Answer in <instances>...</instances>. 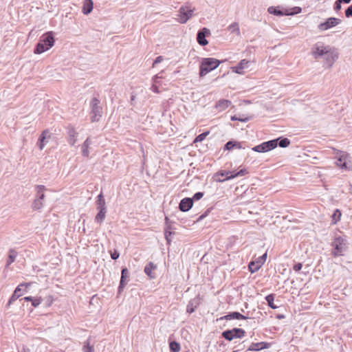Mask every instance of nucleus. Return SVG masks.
<instances>
[{
  "label": "nucleus",
  "instance_id": "9d476101",
  "mask_svg": "<svg viewBox=\"0 0 352 352\" xmlns=\"http://www.w3.org/2000/svg\"><path fill=\"white\" fill-rule=\"evenodd\" d=\"M341 22L342 21L340 19L330 17L328 18L324 22L320 23L318 26V28L320 31H325L339 25L341 23Z\"/></svg>",
  "mask_w": 352,
  "mask_h": 352
},
{
  "label": "nucleus",
  "instance_id": "3c124183",
  "mask_svg": "<svg viewBox=\"0 0 352 352\" xmlns=\"http://www.w3.org/2000/svg\"><path fill=\"white\" fill-rule=\"evenodd\" d=\"M341 4H342V3H340L338 0H337V1L335 2V4H334V10H335L336 12L339 11V10L341 9V8H342Z\"/></svg>",
  "mask_w": 352,
  "mask_h": 352
},
{
  "label": "nucleus",
  "instance_id": "6e6552de",
  "mask_svg": "<svg viewBox=\"0 0 352 352\" xmlns=\"http://www.w3.org/2000/svg\"><path fill=\"white\" fill-rule=\"evenodd\" d=\"M195 10L188 5L182 6L179 10L178 21L186 23L192 16Z\"/></svg>",
  "mask_w": 352,
  "mask_h": 352
},
{
  "label": "nucleus",
  "instance_id": "473e14b6",
  "mask_svg": "<svg viewBox=\"0 0 352 352\" xmlns=\"http://www.w3.org/2000/svg\"><path fill=\"white\" fill-rule=\"evenodd\" d=\"M169 348L170 352H179L181 346L179 343L176 341H172L169 344Z\"/></svg>",
  "mask_w": 352,
  "mask_h": 352
},
{
  "label": "nucleus",
  "instance_id": "49530a36",
  "mask_svg": "<svg viewBox=\"0 0 352 352\" xmlns=\"http://www.w3.org/2000/svg\"><path fill=\"white\" fill-rule=\"evenodd\" d=\"M120 253L117 250H114L113 252H111V258L113 260H116L119 258Z\"/></svg>",
  "mask_w": 352,
  "mask_h": 352
},
{
  "label": "nucleus",
  "instance_id": "a211bd4d",
  "mask_svg": "<svg viewBox=\"0 0 352 352\" xmlns=\"http://www.w3.org/2000/svg\"><path fill=\"white\" fill-rule=\"evenodd\" d=\"M50 138V132L48 130H44L42 133L41 134L38 140V142H37V145L39 148L40 150H43V148L45 147L46 143L47 142V138Z\"/></svg>",
  "mask_w": 352,
  "mask_h": 352
},
{
  "label": "nucleus",
  "instance_id": "ea45409f",
  "mask_svg": "<svg viewBox=\"0 0 352 352\" xmlns=\"http://www.w3.org/2000/svg\"><path fill=\"white\" fill-rule=\"evenodd\" d=\"M173 234V232H172L170 230H167V229H164V235H165V238H166V240L167 241V243L170 244V241H171V239L170 238V236Z\"/></svg>",
  "mask_w": 352,
  "mask_h": 352
},
{
  "label": "nucleus",
  "instance_id": "4c0bfd02",
  "mask_svg": "<svg viewBox=\"0 0 352 352\" xmlns=\"http://www.w3.org/2000/svg\"><path fill=\"white\" fill-rule=\"evenodd\" d=\"M82 154L85 157H89V146L83 144L81 146Z\"/></svg>",
  "mask_w": 352,
  "mask_h": 352
},
{
  "label": "nucleus",
  "instance_id": "680f3d73",
  "mask_svg": "<svg viewBox=\"0 0 352 352\" xmlns=\"http://www.w3.org/2000/svg\"><path fill=\"white\" fill-rule=\"evenodd\" d=\"M160 78V77H159L157 75L155 76V77H154V82H157V80H158V78Z\"/></svg>",
  "mask_w": 352,
  "mask_h": 352
},
{
  "label": "nucleus",
  "instance_id": "f03ea898",
  "mask_svg": "<svg viewBox=\"0 0 352 352\" xmlns=\"http://www.w3.org/2000/svg\"><path fill=\"white\" fill-rule=\"evenodd\" d=\"M332 247L331 254L334 257L343 256L348 248L347 237L345 235L336 234L331 244Z\"/></svg>",
  "mask_w": 352,
  "mask_h": 352
},
{
  "label": "nucleus",
  "instance_id": "4d7b16f0",
  "mask_svg": "<svg viewBox=\"0 0 352 352\" xmlns=\"http://www.w3.org/2000/svg\"><path fill=\"white\" fill-rule=\"evenodd\" d=\"M83 144L90 146V145L91 144V139L89 138H87L85 142H83Z\"/></svg>",
  "mask_w": 352,
  "mask_h": 352
},
{
  "label": "nucleus",
  "instance_id": "f8f14e48",
  "mask_svg": "<svg viewBox=\"0 0 352 352\" xmlns=\"http://www.w3.org/2000/svg\"><path fill=\"white\" fill-rule=\"evenodd\" d=\"M250 61L246 59H243L236 66L232 67L231 69L236 74H243L244 69H248Z\"/></svg>",
  "mask_w": 352,
  "mask_h": 352
},
{
  "label": "nucleus",
  "instance_id": "c756f323",
  "mask_svg": "<svg viewBox=\"0 0 352 352\" xmlns=\"http://www.w3.org/2000/svg\"><path fill=\"white\" fill-rule=\"evenodd\" d=\"M261 264L257 261H252L248 265V268L252 273L257 272L261 268Z\"/></svg>",
  "mask_w": 352,
  "mask_h": 352
},
{
  "label": "nucleus",
  "instance_id": "58836bf2",
  "mask_svg": "<svg viewBox=\"0 0 352 352\" xmlns=\"http://www.w3.org/2000/svg\"><path fill=\"white\" fill-rule=\"evenodd\" d=\"M83 352H94L93 346H91L89 341L85 342L82 347Z\"/></svg>",
  "mask_w": 352,
  "mask_h": 352
},
{
  "label": "nucleus",
  "instance_id": "393cba45",
  "mask_svg": "<svg viewBox=\"0 0 352 352\" xmlns=\"http://www.w3.org/2000/svg\"><path fill=\"white\" fill-rule=\"evenodd\" d=\"M232 102L228 100L221 99L219 100L215 105V107L219 109V111H223L226 108H228L230 105H231Z\"/></svg>",
  "mask_w": 352,
  "mask_h": 352
},
{
  "label": "nucleus",
  "instance_id": "c85d7f7f",
  "mask_svg": "<svg viewBox=\"0 0 352 352\" xmlns=\"http://www.w3.org/2000/svg\"><path fill=\"white\" fill-rule=\"evenodd\" d=\"M265 300L267 301V305L268 306L273 309H276V308H278V306H276L274 301V296L273 294H269L267 295L266 297H265Z\"/></svg>",
  "mask_w": 352,
  "mask_h": 352
},
{
  "label": "nucleus",
  "instance_id": "dca6fc26",
  "mask_svg": "<svg viewBox=\"0 0 352 352\" xmlns=\"http://www.w3.org/2000/svg\"><path fill=\"white\" fill-rule=\"evenodd\" d=\"M248 318V316H244L239 312L234 311V312L229 313L228 314H227L224 316L221 317L219 320H233V319L246 320Z\"/></svg>",
  "mask_w": 352,
  "mask_h": 352
},
{
  "label": "nucleus",
  "instance_id": "052dcab7",
  "mask_svg": "<svg viewBox=\"0 0 352 352\" xmlns=\"http://www.w3.org/2000/svg\"><path fill=\"white\" fill-rule=\"evenodd\" d=\"M164 229H167V230H170L172 229V227L168 223V224H166V227Z\"/></svg>",
  "mask_w": 352,
  "mask_h": 352
},
{
  "label": "nucleus",
  "instance_id": "72a5a7b5",
  "mask_svg": "<svg viewBox=\"0 0 352 352\" xmlns=\"http://www.w3.org/2000/svg\"><path fill=\"white\" fill-rule=\"evenodd\" d=\"M341 214H341V212L340 210H338V209L335 210L334 212L331 215L333 224H336V223H337V222L338 221H340Z\"/></svg>",
  "mask_w": 352,
  "mask_h": 352
},
{
  "label": "nucleus",
  "instance_id": "1a4fd4ad",
  "mask_svg": "<svg viewBox=\"0 0 352 352\" xmlns=\"http://www.w3.org/2000/svg\"><path fill=\"white\" fill-rule=\"evenodd\" d=\"M278 139H274L255 146L252 150L258 153H265L275 148L278 145Z\"/></svg>",
  "mask_w": 352,
  "mask_h": 352
},
{
  "label": "nucleus",
  "instance_id": "09e8293b",
  "mask_svg": "<svg viewBox=\"0 0 352 352\" xmlns=\"http://www.w3.org/2000/svg\"><path fill=\"white\" fill-rule=\"evenodd\" d=\"M292 12H289V15H294L295 14H298L301 12V8L300 7H294L292 8Z\"/></svg>",
  "mask_w": 352,
  "mask_h": 352
},
{
  "label": "nucleus",
  "instance_id": "f704fd0d",
  "mask_svg": "<svg viewBox=\"0 0 352 352\" xmlns=\"http://www.w3.org/2000/svg\"><path fill=\"white\" fill-rule=\"evenodd\" d=\"M228 30L231 32L236 33V35H239L240 34V30H239V24L236 22H234L232 24H230L228 26Z\"/></svg>",
  "mask_w": 352,
  "mask_h": 352
},
{
  "label": "nucleus",
  "instance_id": "864d4df0",
  "mask_svg": "<svg viewBox=\"0 0 352 352\" xmlns=\"http://www.w3.org/2000/svg\"><path fill=\"white\" fill-rule=\"evenodd\" d=\"M208 212H209V210H208L206 212V213H205V214L200 215V216L197 218V221H201L202 219H204V218L208 215Z\"/></svg>",
  "mask_w": 352,
  "mask_h": 352
},
{
  "label": "nucleus",
  "instance_id": "39448f33",
  "mask_svg": "<svg viewBox=\"0 0 352 352\" xmlns=\"http://www.w3.org/2000/svg\"><path fill=\"white\" fill-rule=\"evenodd\" d=\"M36 195L32 203V208L34 210H40L44 206L45 194L46 188L43 185H37L36 186Z\"/></svg>",
  "mask_w": 352,
  "mask_h": 352
},
{
  "label": "nucleus",
  "instance_id": "79ce46f5",
  "mask_svg": "<svg viewBox=\"0 0 352 352\" xmlns=\"http://www.w3.org/2000/svg\"><path fill=\"white\" fill-rule=\"evenodd\" d=\"M231 120L232 121L238 120L243 122H246L250 120V118H245V119H241V116L238 117L237 116H233L231 117Z\"/></svg>",
  "mask_w": 352,
  "mask_h": 352
},
{
  "label": "nucleus",
  "instance_id": "ddd939ff",
  "mask_svg": "<svg viewBox=\"0 0 352 352\" xmlns=\"http://www.w3.org/2000/svg\"><path fill=\"white\" fill-rule=\"evenodd\" d=\"M30 285V283H21L15 289L13 294L10 297L7 306H10L14 301H15L16 299H18L21 294H18V291H21L23 288H28Z\"/></svg>",
  "mask_w": 352,
  "mask_h": 352
},
{
  "label": "nucleus",
  "instance_id": "a878e982",
  "mask_svg": "<svg viewBox=\"0 0 352 352\" xmlns=\"http://www.w3.org/2000/svg\"><path fill=\"white\" fill-rule=\"evenodd\" d=\"M96 206L98 210H107L105 200L102 192L97 197Z\"/></svg>",
  "mask_w": 352,
  "mask_h": 352
},
{
  "label": "nucleus",
  "instance_id": "cd10ccee",
  "mask_svg": "<svg viewBox=\"0 0 352 352\" xmlns=\"http://www.w3.org/2000/svg\"><path fill=\"white\" fill-rule=\"evenodd\" d=\"M156 268V265L153 262H149L144 267L145 274L151 278H155V275L153 274L152 271Z\"/></svg>",
  "mask_w": 352,
  "mask_h": 352
},
{
  "label": "nucleus",
  "instance_id": "8fccbe9b",
  "mask_svg": "<svg viewBox=\"0 0 352 352\" xmlns=\"http://www.w3.org/2000/svg\"><path fill=\"white\" fill-rule=\"evenodd\" d=\"M164 60V58L163 56H157L155 60L153 61V67H155L157 64L161 63L162 60Z\"/></svg>",
  "mask_w": 352,
  "mask_h": 352
},
{
  "label": "nucleus",
  "instance_id": "2eb2a0df",
  "mask_svg": "<svg viewBox=\"0 0 352 352\" xmlns=\"http://www.w3.org/2000/svg\"><path fill=\"white\" fill-rule=\"evenodd\" d=\"M67 142L70 146H74L77 142V137L78 133L76 131V129L73 126H69L67 128Z\"/></svg>",
  "mask_w": 352,
  "mask_h": 352
},
{
  "label": "nucleus",
  "instance_id": "2f4dec72",
  "mask_svg": "<svg viewBox=\"0 0 352 352\" xmlns=\"http://www.w3.org/2000/svg\"><path fill=\"white\" fill-rule=\"evenodd\" d=\"M106 212L107 210H98V212L95 217V221L98 223H101L105 218Z\"/></svg>",
  "mask_w": 352,
  "mask_h": 352
},
{
  "label": "nucleus",
  "instance_id": "20e7f679",
  "mask_svg": "<svg viewBox=\"0 0 352 352\" xmlns=\"http://www.w3.org/2000/svg\"><path fill=\"white\" fill-rule=\"evenodd\" d=\"M221 61L214 58H204L199 67V76L204 77L211 71L215 69L221 64Z\"/></svg>",
  "mask_w": 352,
  "mask_h": 352
},
{
  "label": "nucleus",
  "instance_id": "9b49d317",
  "mask_svg": "<svg viewBox=\"0 0 352 352\" xmlns=\"http://www.w3.org/2000/svg\"><path fill=\"white\" fill-rule=\"evenodd\" d=\"M210 34V31L206 28H204L200 30L197 34V43L201 45L205 46L208 45V41L206 38V36Z\"/></svg>",
  "mask_w": 352,
  "mask_h": 352
},
{
  "label": "nucleus",
  "instance_id": "0eeeda50",
  "mask_svg": "<svg viewBox=\"0 0 352 352\" xmlns=\"http://www.w3.org/2000/svg\"><path fill=\"white\" fill-rule=\"evenodd\" d=\"M245 333V331L243 329L233 328L232 329H228L223 331L221 336L225 340L230 342L234 338L241 339L243 338Z\"/></svg>",
  "mask_w": 352,
  "mask_h": 352
},
{
  "label": "nucleus",
  "instance_id": "423d86ee",
  "mask_svg": "<svg viewBox=\"0 0 352 352\" xmlns=\"http://www.w3.org/2000/svg\"><path fill=\"white\" fill-rule=\"evenodd\" d=\"M100 100L97 98H93L90 102L91 121L98 122L102 116V107L100 105Z\"/></svg>",
  "mask_w": 352,
  "mask_h": 352
},
{
  "label": "nucleus",
  "instance_id": "13d9d810",
  "mask_svg": "<svg viewBox=\"0 0 352 352\" xmlns=\"http://www.w3.org/2000/svg\"><path fill=\"white\" fill-rule=\"evenodd\" d=\"M33 298H34L32 296H26V297L23 298L22 300H24L25 301H31L32 302Z\"/></svg>",
  "mask_w": 352,
  "mask_h": 352
},
{
  "label": "nucleus",
  "instance_id": "4468645a",
  "mask_svg": "<svg viewBox=\"0 0 352 352\" xmlns=\"http://www.w3.org/2000/svg\"><path fill=\"white\" fill-rule=\"evenodd\" d=\"M338 161L336 162L337 166L340 167L342 169H347L346 160L349 155L344 151H340L338 153Z\"/></svg>",
  "mask_w": 352,
  "mask_h": 352
},
{
  "label": "nucleus",
  "instance_id": "6ab92c4d",
  "mask_svg": "<svg viewBox=\"0 0 352 352\" xmlns=\"http://www.w3.org/2000/svg\"><path fill=\"white\" fill-rule=\"evenodd\" d=\"M270 346V344L265 342H261L256 343H252L249 346L248 351H258L262 349H268Z\"/></svg>",
  "mask_w": 352,
  "mask_h": 352
},
{
  "label": "nucleus",
  "instance_id": "e433bc0d",
  "mask_svg": "<svg viewBox=\"0 0 352 352\" xmlns=\"http://www.w3.org/2000/svg\"><path fill=\"white\" fill-rule=\"evenodd\" d=\"M278 144L280 147L282 148H286L290 144V140L288 138H282L280 140V141H278Z\"/></svg>",
  "mask_w": 352,
  "mask_h": 352
},
{
  "label": "nucleus",
  "instance_id": "f3484780",
  "mask_svg": "<svg viewBox=\"0 0 352 352\" xmlns=\"http://www.w3.org/2000/svg\"><path fill=\"white\" fill-rule=\"evenodd\" d=\"M192 199L186 197L181 200L179 204V208L182 212H187L192 207Z\"/></svg>",
  "mask_w": 352,
  "mask_h": 352
},
{
  "label": "nucleus",
  "instance_id": "f257e3e1",
  "mask_svg": "<svg viewBox=\"0 0 352 352\" xmlns=\"http://www.w3.org/2000/svg\"><path fill=\"white\" fill-rule=\"evenodd\" d=\"M312 54L316 59L323 58L324 66L330 68L338 58V52L335 47L324 45L321 43H316L312 47Z\"/></svg>",
  "mask_w": 352,
  "mask_h": 352
},
{
  "label": "nucleus",
  "instance_id": "69168bd1",
  "mask_svg": "<svg viewBox=\"0 0 352 352\" xmlns=\"http://www.w3.org/2000/svg\"><path fill=\"white\" fill-rule=\"evenodd\" d=\"M245 117H244V116H242V117L241 116V119H245Z\"/></svg>",
  "mask_w": 352,
  "mask_h": 352
},
{
  "label": "nucleus",
  "instance_id": "5fc2aeb1",
  "mask_svg": "<svg viewBox=\"0 0 352 352\" xmlns=\"http://www.w3.org/2000/svg\"><path fill=\"white\" fill-rule=\"evenodd\" d=\"M151 89L152 91L155 92V93H159L160 91H159V87L155 85H153L151 87Z\"/></svg>",
  "mask_w": 352,
  "mask_h": 352
},
{
  "label": "nucleus",
  "instance_id": "c9c22d12",
  "mask_svg": "<svg viewBox=\"0 0 352 352\" xmlns=\"http://www.w3.org/2000/svg\"><path fill=\"white\" fill-rule=\"evenodd\" d=\"M209 131H206L197 135L194 140V143L202 142L209 134Z\"/></svg>",
  "mask_w": 352,
  "mask_h": 352
},
{
  "label": "nucleus",
  "instance_id": "7ed1b4c3",
  "mask_svg": "<svg viewBox=\"0 0 352 352\" xmlns=\"http://www.w3.org/2000/svg\"><path fill=\"white\" fill-rule=\"evenodd\" d=\"M54 42L53 32H47L41 37L39 42L34 48V52L38 54L45 52L54 46Z\"/></svg>",
  "mask_w": 352,
  "mask_h": 352
},
{
  "label": "nucleus",
  "instance_id": "bf43d9fd",
  "mask_svg": "<svg viewBox=\"0 0 352 352\" xmlns=\"http://www.w3.org/2000/svg\"><path fill=\"white\" fill-rule=\"evenodd\" d=\"M340 3H349L351 0H338Z\"/></svg>",
  "mask_w": 352,
  "mask_h": 352
},
{
  "label": "nucleus",
  "instance_id": "bb28decb",
  "mask_svg": "<svg viewBox=\"0 0 352 352\" xmlns=\"http://www.w3.org/2000/svg\"><path fill=\"white\" fill-rule=\"evenodd\" d=\"M17 252L14 249H10L8 251V256L6 261V267L10 265L12 263L15 261V259L17 256Z\"/></svg>",
  "mask_w": 352,
  "mask_h": 352
},
{
  "label": "nucleus",
  "instance_id": "6e6d98bb",
  "mask_svg": "<svg viewBox=\"0 0 352 352\" xmlns=\"http://www.w3.org/2000/svg\"><path fill=\"white\" fill-rule=\"evenodd\" d=\"M234 148H238V149L243 148L241 143L239 142H234Z\"/></svg>",
  "mask_w": 352,
  "mask_h": 352
},
{
  "label": "nucleus",
  "instance_id": "c03bdc74",
  "mask_svg": "<svg viewBox=\"0 0 352 352\" xmlns=\"http://www.w3.org/2000/svg\"><path fill=\"white\" fill-rule=\"evenodd\" d=\"M345 16L347 18L352 16V4L346 9Z\"/></svg>",
  "mask_w": 352,
  "mask_h": 352
},
{
  "label": "nucleus",
  "instance_id": "603ef678",
  "mask_svg": "<svg viewBox=\"0 0 352 352\" xmlns=\"http://www.w3.org/2000/svg\"><path fill=\"white\" fill-rule=\"evenodd\" d=\"M302 263H296V264H295L294 265L293 269H294V271L298 272V271H300L302 269Z\"/></svg>",
  "mask_w": 352,
  "mask_h": 352
},
{
  "label": "nucleus",
  "instance_id": "5701e85b",
  "mask_svg": "<svg viewBox=\"0 0 352 352\" xmlns=\"http://www.w3.org/2000/svg\"><path fill=\"white\" fill-rule=\"evenodd\" d=\"M267 11L270 14H272L276 16L289 15L288 10H281L278 7L270 6L268 8Z\"/></svg>",
  "mask_w": 352,
  "mask_h": 352
},
{
  "label": "nucleus",
  "instance_id": "aec40b11",
  "mask_svg": "<svg viewBox=\"0 0 352 352\" xmlns=\"http://www.w3.org/2000/svg\"><path fill=\"white\" fill-rule=\"evenodd\" d=\"M129 270H127V268H126V267L123 268L122 270L121 278H120V285L118 287V292L119 293L122 292L124 287L126 285V278H129Z\"/></svg>",
  "mask_w": 352,
  "mask_h": 352
},
{
  "label": "nucleus",
  "instance_id": "4be33fe9",
  "mask_svg": "<svg viewBox=\"0 0 352 352\" xmlns=\"http://www.w3.org/2000/svg\"><path fill=\"white\" fill-rule=\"evenodd\" d=\"M200 300L199 298H195L190 300L187 305L186 311L189 314L195 311V309L199 305Z\"/></svg>",
  "mask_w": 352,
  "mask_h": 352
},
{
  "label": "nucleus",
  "instance_id": "338daca9",
  "mask_svg": "<svg viewBox=\"0 0 352 352\" xmlns=\"http://www.w3.org/2000/svg\"><path fill=\"white\" fill-rule=\"evenodd\" d=\"M233 352H235V351H233Z\"/></svg>",
  "mask_w": 352,
  "mask_h": 352
},
{
  "label": "nucleus",
  "instance_id": "a19ab883",
  "mask_svg": "<svg viewBox=\"0 0 352 352\" xmlns=\"http://www.w3.org/2000/svg\"><path fill=\"white\" fill-rule=\"evenodd\" d=\"M234 148V142H233V141H228L224 146L225 150L230 151Z\"/></svg>",
  "mask_w": 352,
  "mask_h": 352
},
{
  "label": "nucleus",
  "instance_id": "a18cd8bd",
  "mask_svg": "<svg viewBox=\"0 0 352 352\" xmlns=\"http://www.w3.org/2000/svg\"><path fill=\"white\" fill-rule=\"evenodd\" d=\"M204 196V193L201 192H196L193 197L192 198V201L193 200H199L200 199H201Z\"/></svg>",
  "mask_w": 352,
  "mask_h": 352
},
{
  "label": "nucleus",
  "instance_id": "0e129e2a",
  "mask_svg": "<svg viewBox=\"0 0 352 352\" xmlns=\"http://www.w3.org/2000/svg\"><path fill=\"white\" fill-rule=\"evenodd\" d=\"M277 318H280H280H284V316H283V315H278V316H277Z\"/></svg>",
  "mask_w": 352,
  "mask_h": 352
},
{
  "label": "nucleus",
  "instance_id": "b1692460",
  "mask_svg": "<svg viewBox=\"0 0 352 352\" xmlns=\"http://www.w3.org/2000/svg\"><path fill=\"white\" fill-rule=\"evenodd\" d=\"M94 3L92 0H84L82 6V13L89 14L93 10Z\"/></svg>",
  "mask_w": 352,
  "mask_h": 352
},
{
  "label": "nucleus",
  "instance_id": "de8ad7c7",
  "mask_svg": "<svg viewBox=\"0 0 352 352\" xmlns=\"http://www.w3.org/2000/svg\"><path fill=\"white\" fill-rule=\"evenodd\" d=\"M41 303V298H33L32 301V305L33 307H36Z\"/></svg>",
  "mask_w": 352,
  "mask_h": 352
},
{
  "label": "nucleus",
  "instance_id": "37998d69",
  "mask_svg": "<svg viewBox=\"0 0 352 352\" xmlns=\"http://www.w3.org/2000/svg\"><path fill=\"white\" fill-rule=\"evenodd\" d=\"M266 257H267V253H265L263 256H260L258 259H257V262L261 264V266L263 265V264L265 263V260H266Z\"/></svg>",
  "mask_w": 352,
  "mask_h": 352
},
{
  "label": "nucleus",
  "instance_id": "e2e57ef3",
  "mask_svg": "<svg viewBox=\"0 0 352 352\" xmlns=\"http://www.w3.org/2000/svg\"><path fill=\"white\" fill-rule=\"evenodd\" d=\"M165 221H166V224L169 223V219L167 217H165Z\"/></svg>",
  "mask_w": 352,
  "mask_h": 352
},
{
  "label": "nucleus",
  "instance_id": "7c9ffc66",
  "mask_svg": "<svg viewBox=\"0 0 352 352\" xmlns=\"http://www.w3.org/2000/svg\"><path fill=\"white\" fill-rule=\"evenodd\" d=\"M230 175H233V171L221 170L214 175V179L217 181V179H220L219 176L228 178Z\"/></svg>",
  "mask_w": 352,
  "mask_h": 352
},
{
  "label": "nucleus",
  "instance_id": "412c9836",
  "mask_svg": "<svg viewBox=\"0 0 352 352\" xmlns=\"http://www.w3.org/2000/svg\"><path fill=\"white\" fill-rule=\"evenodd\" d=\"M247 173H248V171L245 168L241 169V170H240L239 171H237V172L233 171V175H230L228 178L217 179V182H224L226 181L234 179V178L237 177L243 176V175H245Z\"/></svg>",
  "mask_w": 352,
  "mask_h": 352
}]
</instances>
